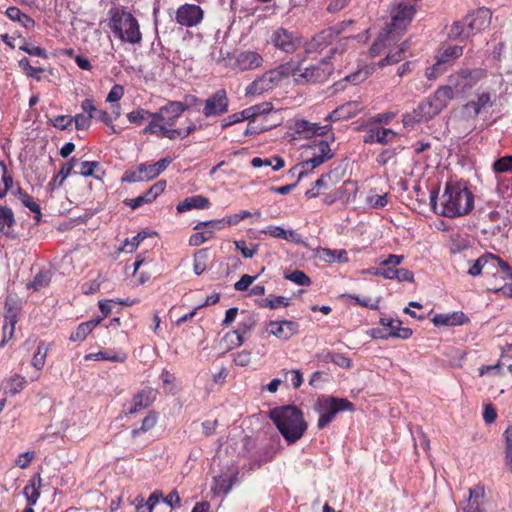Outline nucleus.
<instances>
[{
	"mask_svg": "<svg viewBox=\"0 0 512 512\" xmlns=\"http://www.w3.org/2000/svg\"><path fill=\"white\" fill-rule=\"evenodd\" d=\"M430 202L435 213L449 218L468 214L474 206L473 194L459 182H447L444 191L437 198L436 192H431Z\"/></svg>",
	"mask_w": 512,
	"mask_h": 512,
	"instance_id": "obj_1",
	"label": "nucleus"
},
{
	"mask_svg": "<svg viewBox=\"0 0 512 512\" xmlns=\"http://www.w3.org/2000/svg\"><path fill=\"white\" fill-rule=\"evenodd\" d=\"M487 78V71L482 68H461L447 78V84L436 89L435 93L446 108L455 98H464L479 83Z\"/></svg>",
	"mask_w": 512,
	"mask_h": 512,
	"instance_id": "obj_2",
	"label": "nucleus"
},
{
	"mask_svg": "<svg viewBox=\"0 0 512 512\" xmlns=\"http://www.w3.org/2000/svg\"><path fill=\"white\" fill-rule=\"evenodd\" d=\"M270 418L289 444L297 442L307 429L303 413L296 406L274 408L270 411Z\"/></svg>",
	"mask_w": 512,
	"mask_h": 512,
	"instance_id": "obj_3",
	"label": "nucleus"
},
{
	"mask_svg": "<svg viewBox=\"0 0 512 512\" xmlns=\"http://www.w3.org/2000/svg\"><path fill=\"white\" fill-rule=\"evenodd\" d=\"M109 28L122 42L138 44L142 34L137 19L128 11L113 8L109 11Z\"/></svg>",
	"mask_w": 512,
	"mask_h": 512,
	"instance_id": "obj_4",
	"label": "nucleus"
},
{
	"mask_svg": "<svg viewBox=\"0 0 512 512\" xmlns=\"http://www.w3.org/2000/svg\"><path fill=\"white\" fill-rule=\"evenodd\" d=\"M292 72V62H287L266 71L247 86L245 94L246 96H259L268 92L286 82Z\"/></svg>",
	"mask_w": 512,
	"mask_h": 512,
	"instance_id": "obj_5",
	"label": "nucleus"
},
{
	"mask_svg": "<svg viewBox=\"0 0 512 512\" xmlns=\"http://www.w3.org/2000/svg\"><path fill=\"white\" fill-rule=\"evenodd\" d=\"M315 410L319 414L317 427L323 429L333 421L337 413L341 411H353L354 405L345 398L323 396L316 401Z\"/></svg>",
	"mask_w": 512,
	"mask_h": 512,
	"instance_id": "obj_6",
	"label": "nucleus"
},
{
	"mask_svg": "<svg viewBox=\"0 0 512 512\" xmlns=\"http://www.w3.org/2000/svg\"><path fill=\"white\" fill-rule=\"evenodd\" d=\"M292 70L290 77H293L297 84H307L327 80L333 71V67L328 61L322 60L307 67L292 63Z\"/></svg>",
	"mask_w": 512,
	"mask_h": 512,
	"instance_id": "obj_7",
	"label": "nucleus"
},
{
	"mask_svg": "<svg viewBox=\"0 0 512 512\" xmlns=\"http://www.w3.org/2000/svg\"><path fill=\"white\" fill-rule=\"evenodd\" d=\"M444 108V105L434 92L431 97L422 101L411 113H406L403 116V125L404 127H413L417 123L424 122L433 118Z\"/></svg>",
	"mask_w": 512,
	"mask_h": 512,
	"instance_id": "obj_8",
	"label": "nucleus"
},
{
	"mask_svg": "<svg viewBox=\"0 0 512 512\" xmlns=\"http://www.w3.org/2000/svg\"><path fill=\"white\" fill-rule=\"evenodd\" d=\"M415 12L416 9L412 2L407 0L395 2L391 10V23L387 25L386 29H391L392 34L399 38L411 23Z\"/></svg>",
	"mask_w": 512,
	"mask_h": 512,
	"instance_id": "obj_9",
	"label": "nucleus"
},
{
	"mask_svg": "<svg viewBox=\"0 0 512 512\" xmlns=\"http://www.w3.org/2000/svg\"><path fill=\"white\" fill-rule=\"evenodd\" d=\"M267 43L277 50L292 54L299 48L301 39L294 32L283 27H277L271 31Z\"/></svg>",
	"mask_w": 512,
	"mask_h": 512,
	"instance_id": "obj_10",
	"label": "nucleus"
},
{
	"mask_svg": "<svg viewBox=\"0 0 512 512\" xmlns=\"http://www.w3.org/2000/svg\"><path fill=\"white\" fill-rule=\"evenodd\" d=\"M187 109L188 106L183 102L169 101L165 106L160 107L157 112L152 114L150 122H156V124L164 127H173Z\"/></svg>",
	"mask_w": 512,
	"mask_h": 512,
	"instance_id": "obj_11",
	"label": "nucleus"
},
{
	"mask_svg": "<svg viewBox=\"0 0 512 512\" xmlns=\"http://www.w3.org/2000/svg\"><path fill=\"white\" fill-rule=\"evenodd\" d=\"M310 150H312V156L300 164L299 179L332 158L330 145L326 141H320L311 146Z\"/></svg>",
	"mask_w": 512,
	"mask_h": 512,
	"instance_id": "obj_12",
	"label": "nucleus"
},
{
	"mask_svg": "<svg viewBox=\"0 0 512 512\" xmlns=\"http://www.w3.org/2000/svg\"><path fill=\"white\" fill-rule=\"evenodd\" d=\"M204 18L203 9L196 4L185 3L175 12V21L181 27L193 28L198 26Z\"/></svg>",
	"mask_w": 512,
	"mask_h": 512,
	"instance_id": "obj_13",
	"label": "nucleus"
},
{
	"mask_svg": "<svg viewBox=\"0 0 512 512\" xmlns=\"http://www.w3.org/2000/svg\"><path fill=\"white\" fill-rule=\"evenodd\" d=\"M299 324L291 320H270L266 322L264 331L280 341H287L297 334Z\"/></svg>",
	"mask_w": 512,
	"mask_h": 512,
	"instance_id": "obj_14",
	"label": "nucleus"
},
{
	"mask_svg": "<svg viewBox=\"0 0 512 512\" xmlns=\"http://www.w3.org/2000/svg\"><path fill=\"white\" fill-rule=\"evenodd\" d=\"M229 109V98L226 90L219 89L211 94L204 102L203 115L206 118L218 117Z\"/></svg>",
	"mask_w": 512,
	"mask_h": 512,
	"instance_id": "obj_15",
	"label": "nucleus"
},
{
	"mask_svg": "<svg viewBox=\"0 0 512 512\" xmlns=\"http://www.w3.org/2000/svg\"><path fill=\"white\" fill-rule=\"evenodd\" d=\"M263 56L254 50L237 51L233 56L232 68L239 71L255 70L263 66Z\"/></svg>",
	"mask_w": 512,
	"mask_h": 512,
	"instance_id": "obj_16",
	"label": "nucleus"
},
{
	"mask_svg": "<svg viewBox=\"0 0 512 512\" xmlns=\"http://www.w3.org/2000/svg\"><path fill=\"white\" fill-rule=\"evenodd\" d=\"M492 13L488 8H480L464 17V24L470 36L486 29L491 23Z\"/></svg>",
	"mask_w": 512,
	"mask_h": 512,
	"instance_id": "obj_17",
	"label": "nucleus"
},
{
	"mask_svg": "<svg viewBox=\"0 0 512 512\" xmlns=\"http://www.w3.org/2000/svg\"><path fill=\"white\" fill-rule=\"evenodd\" d=\"M493 95L490 91L484 90L481 93L477 94L476 98L468 101L463 105V110L467 114V116L475 118L477 117L481 111L486 110L493 105Z\"/></svg>",
	"mask_w": 512,
	"mask_h": 512,
	"instance_id": "obj_18",
	"label": "nucleus"
},
{
	"mask_svg": "<svg viewBox=\"0 0 512 512\" xmlns=\"http://www.w3.org/2000/svg\"><path fill=\"white\" fill-rule=\"evenodd\" d=\"M157 392L153 388L146 387L138 392L131 401L128 414H136L150 406L156 399Z\"/></svg>",
	"mask_w": 512,
	"mask_h": 512,
	"instance_id": "obj_19",
	"label": "nucleus"
},
{
	"mask_svg": "<svg viewBox=\"0 0 512 512\" xmlns=\"http://www.w3.org/2000/svg\"><path fill=\"white\" fill-rule=\"evenodd\" d=\"M250 215H251V213L249 211L244 210L239 213L229 215L223 219L200 222L194 227V229L200 230L203 227H210L212 229H222L225 226V224L236 225L243 219L249 217Z\"/></svg>",
	"mask_w": 512,
	"mask_h": 512,
	"instance_id": "obj_20",
	"label": "nucleus"
},
{
	"mask_svg": "<svg viewBox=\"0 0 512 512\" xmlns=\"http://www.w3.org/2000/svg\"><path fill=\"white\" fill-rule=\"evenodd\" d=\"M483 258L485 261L484 271L486 273L493 275L500 274L501 277L512 275L509 265L498 256L486 253L483 255Z\"/></svg>",
	"mask_w": 512,
	"mask_h": 512,
	"instance_id": "obj_21",
	"label": "nucleus"
},
{
	"mask_svg": "<svg viewBox=\"0 0 512 512\" xmlns=\"http://www.w3.org/2000/svg\"><path fill=\"white\" fill-rule=\"evenodd\" d=\"M485 490L482 486L469 489V498L463 503L464 512H484Z\"/></svg>",
	"mask_w": 512,
	"mask_h": 512,
	"instance_id": "obj_22",
	"label": "nucleus"
},
{
	"mask_svg": "<svg viewBox=\"0 0 512 512\" xmlns=\"http://www.w3.org/2000/svg\"><path fill=\"white\" fill-rule=\"evenodd\" d=\"M396 132L389 128L371 127L367 130L363 142L366 144L380 143L387 144L392 142L396 137Z\"/></svg>",
	"mask_w": 512,
	"mask_h": 512,
	"instance_id": "obj_23",
	"label": "nucleus"
},
{
	"mask_svg": "<svg viewBox=\"0 0 512 512\" xmlns=\"http://www.w3.org/2000/svg\"><path fill=\"white\" fill-rule=\"evenodd\" d=\"M331 126L324 125L320 126L317 123H311L307 120H296L294 124V129L297 134L304 138H311L315 135H324L328 130H330Z\"/></svg>",
	"mask_w": 512,
	"mask_h": 512,
	"instance_id": "obj_24",
	"label": "nucleus"
},
{
	"mask_svg": "<svg viewBox=\"0 0 512 512\" xmlns=\"http://www.w3.org/2000/svg\"><path fill=\"white\" fill-rule=\"evenodd\" d=\"M143 134H154L161 138H168L175 140L177 138L183 139L182 129H175L168 126H160L156 122H149L148 125L142 130Z\"/></svg>",
	"mask_w": 512,
	"mask_h": 512,
	"instance_id": "obj_25",
	"label": "nucleus"
},
{
	"mask_svg": "<svg viewBox=\"0 0 512 512\" xmlns=\"http://www.w3.org/2000/svg\"><path fill=\"white\" fill-rule=\"evenodd\" d=\"M380 324L390 329V331L387 332L389 338L408 339L412 335L410 328L401 327V321L399 319L381 318Z\"/></svg>",
	"mask_w": 512,
	"mask_h": 512,
	"instance_id": "obj_26",
	"label": "nucleus"
},
{
	"mask_svg": "<svg viewBox=\"0 0 512 512\" xmlns=\"http://www.w3.org/2000/svg\"><path fill=\"white\" fill-rule=\"evenodd\" d=\"M432 322L435 326H458L469 322V319L463 312H453L437 314L433 317Z\"/></svg>",
	"mask_w": 512,
	"mask_h": 512,
	"instance_id": "obj_27",
	"label": "nucleus"
},
{
	"mask_svg": "<svg viewBox=\"0 0 512 512\" xmlns=\"http://www.w3.org/2000/svg\"><path fill=\"white\" fill-rule=\"evenodd\" d=\"M398 40V37L392 34L391 29H384L373 43L370 48V53L372 56H378L392 44H394Z\"/></svg>",
	"mask_w": 512,
	"mask_h": 512,
	"instance_id": "obj_28",
	"label": "nucleus"
},
{
	"mask_svg": "<svg viewBox=\"0 0 512 512\" xmlns=\"http://www.w3.org/2000/svg\"><path fill=\"white\" fill-rule=\"evenodd\" d=\"M361 106L358 102L352 101L347 102L339 107H337L334 111H332L327 118L331 121H338L343 119H348L355 116L358 112L361 111Z\"/></svg>",
	"mask_w": 512,
	"mask_h": 512,
	"instance_id": "obj_29",
	"label": "nucleus"
},
{
	"mask_svg": "<svg viewBox=\"0 0 512 512\" xmlns=\"http://www.w3.org/2000/svg\"><path fill=\"white\" fill-rule=\"evenodd\" d=\"M210 206V201L203 195H195L185 198L178 203L176 209L179 213L190 211L192 209H206Z\"/></svg>",
	"mask_w": 512,
	"mask_h": 512,
	"instance_id": "obj_30",
	"label": "nucleus"
},
{
	"mask_svg": "<svg viewBox=\"0 0 512 512\" xmlns=\"http://www.w3.org/2000/svg\"><path fill=\"white\" fill-rule=\"evenodd\" d=\"M172 162L170 157L160 159L154 164H140V171H143L146 181L158 177Z\"/></svg>",
	"mask_w": 512,
	"mask_h": 512,
	"instance_id": "obj_31",
	"label": "nucleus"
},
{
	"mask_svg": "<svg viewBox=\"0 0 512 512\" xmlns=\"http://www.w3.org/2000/svg\"><path fill=\"white\" fill-rule=\"evenodd\" d=\"M15 218L13 211L5 206H0V234H4L10 238H14L13 226Z\"/></svg>",
	"mask_w": 512,
	"mask_h": 512,
	"instance_id": "obj_32",
	"label": "nucleus"
},
{
	"mask_svg": "<svg viewBox=\"0 0 512 512\" xmlns=\"http://www.w3.org/2000/svg\"><path fill=\"white\" fill-rule=\"evenodd\" d=\"M404 260L402 255H389L386 259L380 262L382 277L385 279L393 280L396 274L397 266Z\"/></svg>",
	"mask_w": 512,
	"mask_h": 512,
	"instance_id": "obj_33",
	"label": "nucleus"
},
{
	"mask_svg": "<svg viewBox=\"0 0 512 512\" xmlns=\"http://www.w3.org/2000/svg\"><path fill=\"white\" fill-rule=\"evenodd\" d=\"M77 163L78 159L73 157L61 166L58 174L48 184L51 190H54L56 187H60L63 184L65 179L72 174V171L74 167L77 165Z\"/></svg>",
	"mask_w": 512,
	"mask_h": 512,
	"instance_id": "obj_34",
	"label": "nucleus"
},
{
	"mask_svg": "<svg viewBox=\"0 0 512 512\" xmlns=\"http://www.w3.org/2000/svg\"><path fill=\"white\" fill-rule=\"evenodd\" d=\"M127 359V355L124 352L118 351L112 353L110 351H99L97 353H89L85 355V360H94V361H112V362H120L123 363Z\"/></svg>",
	"mask_w": 512,
	"mask_h": 512,
	"instance_id": "obj_35",
	"label": "nucleus"
},
{
	"mask_svg": "<svg viewBox=\"0 0 512 512\" xmlns=\"http://www.w3.org/2000/svg\"><path fill=\"white\" fill-rule=\"evenodd\" d=\"M263 232L273 238L283 239L290 242H299L297 233L293 230H286L280 226H268Z\"/></svg>",
	"mask_w": 512,
	"mask_h": 512,
	"instance_id": "obj_36",
	"label": "nucleus"
},
{
	"mask_svg": "<svg viewBox=\"0 0 512 512\" xmlns=\"http://www.w3.org/2000/svg\"><path fill=\"white\" fill-rule=\"evenodd\" d=\"M273 110V105L270 102H263L244 109L247 121L253 122L259 116L266 115Z\"/></svg>",
	"mask_w": 512,
	"mask_h": 512,
	"instance_id": "obj_37",
	"label": "nucleus"
},
{
	"mask_svg": "<svg viewBox=\"0 0 512 512\" xmlns=\"http://www.w3.org/2000/svg\"><path fill=\"white\" fill-rule=\"evenodd\" d=\"M40 486H41V477H40V475H37L30 481V484L24 488L23 494L30 505L36 504L37 500L39 499Z\"/></svg>",
	"mask_w": 512,
	"mask_h": 512,
	"instance_id": "obj_38",
	"label": "nucleus"
},
{
	"mask_svg": "<svg viewBox=\"0 0 512 512\" xmlns=\"http://www.w3.org/2000/svg\"><path fill=\"white\" fill-rule=\"evenodd\" d=\"M99 323L100 320H91L81 323L77 329L71 333L69 339L73 342L83 341Z\"/></svg>",
	"mask_w": 512,
	"mask_h": 512,
	"instance_id": "obj_39",
	"label": "nucleus"
},
{
	"mask_svg": "<svg viewBox=\"0 0 512 512\" xmlns=\"http://www.w3.org/2000/svg\"><path fill=\"white\" fill-rule=\"evenodd\" d=\"M158 421L157 413L154 411H150L145 418L142 420L141 426L139 428H134L131 431L132 437L136 438L143 433H146L152 430Z\"/></svg>",
	"mask_w": 512,
	"mask_h": 512,
	"instance_id": "obj_40",
	"label": "nucleus"
},
{
	"mask_svg": "<svg viewBox=\"0 0 512 512\" xmlns=\"http://www.w3.org/2000/svg\"><path fill=\"white\" fill-rule=\"evenodd\" d=\"M505 465L512 474V425H509L503 433Z\"/></svg>",
	"mask_w": 512,
	"mask_h": 512,
	"instance_id": "obj_41",
	"label": "nucleus"
},
{
	"mask_svg": "<svg viewBox=\"0 0 512 512\" xmlns=\"http://www.w3.org/2000/svg\"><path fill=\"white\" fill-rule=\"evenodd\" d=\"M25 384L26 379L19 374H15L5 382V391L10 395H16L23 390Z\"/></svg>",
	"mask_w": 512,
	"mask_h": 512,
	"instance_id": "obj_42",
	"label": "nucleus"
},
{
	"mask_svg": "<svg viewBox=\"0 0 512 512\" xmlns=\"http://www.w3.org/2000/svg\"><path fill=\"white\" fill-rule=\"evenodd\" d=\"M251 165L254 168L270 166V167H272V169L274 171H277V170L281 169L282 167H284V160L279 156H275L272 159H268V158L262 159L260 157H254L251 161Z\"/></svg>",
	"mask_w": 512,
	"mask_h": 512,
	"instance_id": "obj_43",
	"label": "nucleus"
},
{
	"mask_svg": "<svg viewBox=\"0 0 512 512\" xmlns=\"http://www.w3.org/2000/svg\"><path fill=\"white\" fill-rule=\"evenodd\" d=\"M234 480V477L218 476L214 479L212 490L217 494H227L231 490Z\"/></svg>",
	"mask_w": 512,
	"mask_h": 512,
	"instance_id": "obj_44",
	"label": "nucleus"
},
{
	"mask_svg": "<svg viewBox=\"0 0 512 512\" xmlns=\"http://www.w3.org/2000/svg\"><path fill=\"white\" fill-rule=\"evenodd\" d=\"M463 54V48L461 46H448L439 52L437 57L443 62L448 63L455 59H458Z\"/></svg>",
	"mask_w": 512,
	"mask_h": 512,
	"instance_id": "obj_45",
	"label": "nucleus"
},
{
	"mask_svg": "<svg viewBox=\"0 0 512 512\" xmlns=\"http://www.w3.org/2000/svg\"><path fill=\"white\" fill-rule=\"evenodd\" d=\"M322 257L328 262L346 263L348 262L347 252L344 249L331 250L322 249Z\"/></svg>",
	"mask_w": 512,
	"mask_h": 512,
	"instance_id": "obj_46",
	"label": "nucleus"
},
{
	"mask_svg": "<svg viewBox=\"0 0 512 512\" xmlns=\"http://www.w3.org/2000/svg\"><path fill=\"white\" fill-rule=\"evenodd\" d=\"M208 252L207 249L198 250L194 254L193 270L196 275H201L207 266Z\"/></svg>",
	"mask_w": 512,
	"mask_h": 512,
	"instance_id": "obj_47",
	"label": "nucleus"
},
{
	"mask_svg": "<svg viewBox=\"0 0 512 512\" xmlns=\"http://www.w3.org/2000/svg\"><path fill=\"white\" fill-rule=\"evenodd\" d=\"M48 350V346L43 342L37 346V350L32 358V365L37 370H41L44 367Z\"/></svg>",
	"mask_w": 512,
	"mask_h": 512,
	"instance_id": "obj_48",
	"label": "nucleus"
},
{
	"mask_svg": "<svg viewBox=\"0 0 512 512\" xmlns=\"http://www.w3.org/2000/svg\"><path fill=\"white\" fill-rule=\"evenodd\" d=\"M449 38L459 39V38H468L470 34L467 31V26L464 24V18L461 21H455L451 25L448 31Z\"/></svg>",
	"mask_w": 512,
	"mask_h": 512,
	"instance_id": "obj_49",
	"label": "nucleus"
},
{
	"mask_svg": "<svg viewBox=\"0 0 512 512\" xmlns=\"http://www.w3.org/2000/svg\"><path fill=\"white\" fill-rule=\"evenodd\" d=\"M446 71L445 63H443L437 56H436V62L426 68L425 70V77L428 80H436L438 79L444 72Z\"/></svg>",
	"mask_w": 512,
	"mask_h": 512,
	"instance_id": "obj_50",
	"label": "nucleus"
},
{
	"mask_svg": "<svg viewBox=\"0 0 512 512\" xmlns=\"http://www.w3.org/2000/svg\"><path fill=\"white\" fill-rule=\"evenodd\" d=\"M255 321L252 318H247L246 320L241 321L238 324V328L232 332H228L225 335L226 339L232 338L235 335L241 336L244 338V335L248 334L251 329L254 327Z\"/></svg>",
	"mask_w": 512,
	"mask_h": 512,
	"instance_id": "obj_51",
	"label": "nucleus"
},
{
	"mask_svg": "<svg viewBox=\"0 0 512 512\" xmlns=\"http://www.w3.org/2000/svg\"><path fill=\"white\" fill-rule=\"evenodd\" d=\"M404 59V50L403 48H396L395 50L389 51L385 58L378 62L379 67H384L387 65H392L400 62Z\"/></svg>",
	"mask_w": 512,
	"mask_h": 512,
	"instance_id": "obj_52",
	"label": "nucleus"
},
{
	"mask_svg": "<svg viewBox=\"0 0 512 512\" xmlns=\"http://www.w3.org/2000/svg\"><path fill=\"white\" fill-rule=\"evenodd\" d=\"M152 114H153L152 112H150L146 109L139 108L137 110H134V111L128 113L127 119L131 123L140 125L147 119L152 120Z\"/></svg>",
	"mask_w": 512,
	"mask_h": 512,
	"instance_id": "obj_53",
	"label": "nucleus"
},
{
	"mask_svg": "<svg viewBox=\"0 0 512 512\" xmlns=\"http://www.w3.org/2000/svg\"><path fill=\"white\" fill-rule=\"evenodd\" d=\"M284 278L300 286H309L311 284L310 278L300 270L285 274Z\"/></svg>",
	"mask_w": 512,
	"mask_h": 512,
	"instance_id": "obj_54",
	"label": "nucleus"
},
{
	"mask_svg": "<svg viewBox=\"0 0 512 512\" xmlns=\"http://www.w3.org/2000/svg\"><path fill=\"white\" fill-rule=\"evenodd\" d=\"M289 305H290L289 298H286L284 296H277L272 299H264L260 303L261 307H268L270 309H277L281 306L287 307Z\"/></svg>",
	"mask_w": 512,
	"mask_h": 512,
	"instance_id": "obj_55",
	"label": "nucleus"
},
{
	"mask_svg": "<svg viewBox=\"0 0 512 512\" xmlns=\"http://www.w3.org/2000/svg\"><path fill=\"white\" fill-rule=\"evenodd\" d=\"M387 193L384 194H376V193H370L367 198L366 202L373 208L379 209L383 208L387 205L388 199Z\"/></svg>",
	"mask_w": 512,
	"mask_h": 512,
	"instance_id": "obj_56",
	"label": "nucleus"
},
{
	"mask_svg": "<svg viewBox=\"0 0 512 512\" xmlns=\"http://www.w3.org/2000/svg\"><path fill=\"white\" fill-rule=\"evenodd\" d=\"M76 166H79V170L74 172V174H79L84 177L92 176L94 174L95 169L98 167V162L95 161H83L78 163Z\"/></svg>",
	"mask_w": 512,
	"mask_h": 512,
	"instance_id": "obj_57",
	"label": "nucleus"
},
{
	"mask_svg": "<svg viewBox=\"0 0 512 512\" xmlns=\"http://www.w3.org/2000/svg\"><path fill=\"white\" fill-rule=\"evenodd\" d=\"M51 278L49 275V272L47 271H40L36 276L34 277L33 281L30 283V287L34 288L35 290L42 289L46 287Z\"/></svg>",
	"mask_w": 512,
	"mask_h": 512,
	"instance_id": "obj_58",
	"label": "nucleus"
},
{
	"mask_svg": "<svg viewBox=\"0 0 512 512\" xmlns=\"http://www.w3.org/2000/svg\"><path fill=\"white\" fill-rule=\"evenodd\" d=\"M214 233L212 230H208L205 232H197L190 236L189 238V245L190 246H200L204 242L208 241L209 239L213 238Z\"/></svg>",
	"mask_w": 512,
	"mask_h": 512,
	"instance_id": "obj_59",
	"label": "nucleus"
},
{
	"mask_svg": "<svg viewBox=\"0 0 512 512\" xmlns=\"http://www.w3.org/2000/svg\"><path fill=\"white\" fill-rule=\"evenodd\" d=\"M122 181L128 183L146 181L143 171H140V164L135 170L126 171L122 177Z\"/></svg>",
	"mask_w": 512,
	"mask_h": 512,
	"instance_id": "obj_60",
	"label": "nucleus"
},
{
	"mask_svg": "<svg viewBox=\"0 0 512 512\" xmlns=\"http://www.w3.org/2000/svg\"><path fill=\"white\" fill-rule=\"evenodd\" d=\"M494 171L497 173H503L512 171V156H504L494 162Z\"/></svg>",
	"mask_w": 512,
	"mask_h": 512,
	"instance_id": "obj_61",
	"label": "nucleus"
},
{
	"mask_svg": "<svg viewBox=\"0 0 512 512\" xmlns=\"http://www.w3.org/2000/svg\"><path fill=\"white\" fill-rule=\"evenodd\" d=\"M468 264L469 268L467 270V274L473 277L479 276L482 271H484L485 261L483 255L474 261H469Z\"/></svg>",
	"mask_w": 512,
	"mask_h": 512,
	"instance_id": "obj_62",
	"label": "nucleus"
},
{
	"mask_svg": "<svg viewBox=\"0 0 512 512\" xmlns=\"http://www.w3.org/2000/svg\"><path fill=\"white\" fill-rule=\"evenodd\" d=\"M20 199L24 206L36 213V219L39 220L41 217V209L40 206L33 201L31 196H29L27 193H20Z\"/></svg>",
	"mask_w": 512,
	"mask_h": 512,
	"instance_id": "obj_63",
	"label": "nucleus"
},
{
	"mask_svg": "<svg viewBox=\"0 0 512 512\" xmlns=\"http://www.w3.org/2000/svg\"><path fill=\"white\" fill-rule=\"evenodd\" d=\"M245 120H247V118L245 116V112L242 110L240 112H237V113H234V114H231V115L227 116L222 121L221 128L225 129V128L231 126V125L240 123V122L245 121Z\"/></svg>",
	"mask_w": 512,
	"mask_h": 512,
	"instance_id": "obj_64",
	"label": "nucleus"
}]
</instances>
